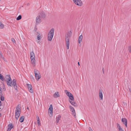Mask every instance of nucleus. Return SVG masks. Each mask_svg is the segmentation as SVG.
<instances>
[{
    "label": "nucleus",
    "instance_id": "1",
    "mask_svg": "<svg viewBox=\"0 0 131 131\" xmlns=\"http://www.w3.org/2000/svg\"><path fill=\"white\" fill-rule=\"evenodd\" d=\"M0 79L3 81H4L5 80L8 85L11 87L13 86L16 90H18V87L16 80L14 79L12 81L10 75H6L5 78L2 75L0 74Z\"/></svg>",
    "mask_w": 131,
    "mask_h": 131
},
{
    "label": "nucleus",
    "instance_id": "2",
    "mask_svg": "<svg viewBox=\"0 0 131 131\" xmlns=\"http://www.w3.org/2000/svg\"><path fill=\"white\" fill-rule=\"evenodd\" d=\"M54 30L53 28H52L49 30L48 35V40L51 41L52 40L54 35Z\"/></svg>",
    "mask_w": 131,
    "mask_h": 131
},
{
    "label": "nucleus",
    "instance_id": "3",
    "mask_svg": "<svg viewBox=\"0 0 131 131\" xmlns=\"http://www.w3.org/2000/svg\"><path fill=\"white\" fill-rule=\"evenodd\" d=\"M30 59H31V63L33 67H35L36 64L35 56L33 52L32 51L30 53Z\"/></svg>",
    "mask_w": 131,
    "mask_h": 131
},
{
    "label": "nucleus",
    "instance_id": "4",
    "mask_svg": "<svg viewBox=\"0 0 131 131\" xmlns=\"http://www.w3.org/2000/svg\"><path fill=\"white\" fill-rule=\"evenodd\" d=\"M34 73L36 80L38 81L41 77L39 71L35 69L34 70Z\"/></svg>",
    "mask_w": 131,
    "mask_h": 131
},
{
    "label": "nucleus",
    "instance_id": "5",
    "mask_svg": "<svg viewBox=\"0 0 131 131\" xmlns=\"http://www.w3.org/2000/svg\"><path fill=\"white\" fill-rule=\"evenodd\" d=\"M21 110L18 107H17L15 110V118L17 119L20 115Z\"/></svg>",
    "mask_w": 131,
    "mask_h": 131
},
{
    "label": "nucleus",
    "instance_id": "6",
    "mask_svg": "<svg viewBox=\"0 0 131 131\" xmlns=\"http://www.w3.org/2000/svg\"><path fill=\"white\" fill-rule=\"evenodd\" d=\"M65 92L66 94L68 96L69 99L71 101H73L74 98L72 94L70 92H68L67 90H65Z\"/></svg>",
    "mask_w": 131,
    "mask_h": 131
},
{
    "label": "nucleus",
    "instance_id": "7",
    "mask_svg": "<svg viewBox=\"0 0 131 131\" xmlns=\"http://www.w3.org/2000/svg\"><path fill=\"white\" fill-rule=\"evenodd\" d=\"M74 3L77 5L81 6L82 5V1L81 0H73Z\"/></svg>",
    "mask_w": 131,
    "mask_h": 131
},
{
    "label": "nucleus",
    "instance_id": "8",
    "mask_svg": "<svg viewBox=\"0 0 131 131\" xmlns=\"http://www.w3.org/2000/svg\"><path fill=\"white\" fill-rule=\"evenodd\" d=\"M26 84L29 92L31 93H34V91L32 89L31 85L29 84Z\"/></svg>",
    "mask_w": 131,
    "mask_h": 131
},
{
    "label": "nucleus",
    "instance_id": "9",
    "mask_svg": "<svg viewBox=\"0 0 131 131\" xmlns=\"http://www.w3.org/2000/svg\"><path fill=\"white\" fill-rule=\"evenodd\" d=\"M53 107L52 105V104H50V106L48 110V113L49 114L50 113L51 116L53 114Z\"/></svg>",
    "mask_w": 131,
    "mask_h": 131
},
{
    "label": "nucleus",
    "instance_id": "10",
    "mask_svg": "<svg viewBox=\"0 0 131 131\" xmlns=\"http://www.w3.org/2000/svg\"><path fill=\"white\" fill-rule=\"evenodd\" d=\"M40 16H38L36 18V24L40 23L41 22V19Z\"/></svg>",
    "mask_w": 131,
    "mask_h": 131
},
{
    "label": "nucleus",
    "instance_id": "11",
    "mask_svg": "<svg viewBox=\"0 0 131 131\" xmlns=\"http://www.w3.org/2000/svg\"><path fill=\"white\" fill-rule=\"evenodd\" d=\"M69 108L70 109V111L72 112V114L74 116H75V112L74 108L71 106H69Z\"/></svg>",
    "mask_w": 131,
    "mask_h": 131
},
{
    "label": "nucleus",
    "instance_id": "12",
    "mask_svg": "<svg viewBox=\"0 0 131 131\" xmlns=\"http://www.w3.org/2000/svg\"><path fill=\"white\" fill-rule=\"evenodd\" d=\"M71 34L72 33L71 31L68 32L66 35V39H69V38L71 36Z\"/></svg>",
    "mask_w": 131,
    "mask_h": 131
},
{
    "label": "nucleus",
    "instance_id": "13",
    "mask_svg": "<svg viewBox=\"0 0 131 131\" xmlns=\"http://www.w3.org/2000/svg\"><path fill=\"white\" fill-rule=\"evenodd\" d=\"M122 122L125 124V126L127 127V120L126 118H122Z\"/></svg>",
    "mask_w": 131,
    "mask_h": 131
},
{
    "label": "nucleus",
    "instance_id": "14",
    "mask_svg": "<svg viewBox=\"0 0 131 131\" xmlns=\"http://www.w3.org/2000/svg\"><path fill=\"white\" fill-rule=\"evenodd\" d=\"M66 44L67 45V48L68 49H69V46L70 44V41L69 39H66Z\"/></svg>",
    "mask_w": 131,
    "mask_h": 131
},
{
    "label": "nucleus",
    "instance_id": "15",
    "mask_svg": "<svg viewBox=\"0 0 131 131\" xmlns=\"http://www.w3.org/2000/svg\"><path fill=\"white\" fill-rule=\"evenodd\" d=\"M53 96L54 98H56L59 97L60 96V95H59L58 92H56L53 95Z\"/></svg>",
    "mask_w": 131,
    "mask_h": 131
},
{
    "label": "nucleus",
    "instance_id": "16",
    "mask_svg": "<svg viewBox=\"0 0 131 131\" xmlns=\"http://www.w3.org/2000/svg\"><path fill=\"white\" fill-rule=\"evenodd\" d=\"M61 115H58L56 117V123H58L59 122V120H60L61 118Z\"/></svg>",
    "mask_w": 131,
    "mask_h": 131
},
{
    "label": "nucleus",
    "instance_id": "17",
    "mask_svg": "<svg viewBox=\"0 0 131 131\" xmlns=\"http://www.w3.org/2000/svg\"><path fill=\"white\" fill-rule=\"evenodd\" d=\"M38 16H40V18H45V15L44 13H41Z\"/></svg>",
    "mask_w": 131,
    "mask_h": 131
},
{
    "label": "nucleus",
    "instance_id": "18",
    "mask_svg": "<svg viewBox=\"0 0 131 131\" xmlns=\"http://www.w3.org/2000/svg\"><path fill=\"white\" fill-rule=\"evenodd\" d=\"M99 96L101 100H102L103 99V95L102 92L101 91H100L99 92Z\"/></svg>",
    "mask_w": 131,
    "mask_h": 131
},
{
    "label": "nucleus",
    "instance_id": "19",
    "mask_svg": "<svg viewBox=\"0 0 131 131\" xmlns=\"http://www.w3.org/2000/svg\"><path fill=\"white\" fill-rule=\"evenodd\" d=\"M83 37L82 35H80L78 38V42L79 43H80L82 41Z\"/></svg>",
    "mask_w": 131,
    "mask_h": 131
},
{
    "label": "nucleus",
    "instance_id": "20",
    "mask_svg": "<svg viewBox=\"0 0 131 131\" xmlns=\"http://www.w3.org/2000/svg\"><path fill=\"white\" fill-rule=\"evenodd\" d=\"M13 126L12 124H10L9 125V126L8 128L7 131H10L12 128H13Z\"/></svg>",
    "mask_w": 131,
    "mask_h": 131
},
{
    "label": "nucleus",
    "instance_id": "21",
    "mask_svg": "<svg viewBox=\"0 0 131 131\" xmlns=\"http://www.w3.org/2000/svg\"><path fill=\"white\" fill-rule=\"evenodd\" d=\"M117 126L119 129V131H124L118 124H117Z\"/></svg>",
    "mask_w": 131,
    "mask_h": 131
},
{
    "label": "nucleus",
    "instance_id": "22",
    "mask_svg": "<svg viewBox=\"0 0 131 131\" xmlns=\"http://www.w3.org/2000/svg\"><path fill=\"white\" fill-rule=\"evenodd\" d=\"M70 103L73 106H74L76 107L77 106V105L76 103L75 102H73L72 101H69Z\"/></svg>",
    "mask_w": 131,
    "mask_h": 131
},
{
    "label": "nucleus",
    "instance_id": "23",
    "mask_svg": "<svg viewBox=\"0 0 131 131\" xmlns=\"http://www.w3.org/2000/svg\"><path fill=\"white\" fill-rule=\"evenodd\" d=\"M24 120V117L23 116H21L20 118L19 121L21 123L23 122Z\"/></svg>",
    "mask_w": 131,
    "mask_h": 131
},
{
    "label": "nucleus",
    "instance_id": "24",
    "mask_svg": "<svg viewBox=\"0 0 131 131\" xmlns=\"http://www.w3.org/2000/svg\"><path fill=\"white\" fill-rule=\"evenodd\" d=\"M4 27V25L0 21V28L1 29H3Z\"/></svg>",
    "mask_w": 131,
    "mask_h": 131
},
{
    "label": "nucleus",
    "instance_id": "25",
    "mask_svg": "<svg viewBox=\"0 0 131 131\" xmlns=\"http://www.w3.org/2000/svg\"><path fill=\"white\" fill-rule=\"evenodd\" d=\"M37 120L38 121V124L39 126L40 125V123L39 117H37Z\"/></svg>",
    "mask_w": 131,
    "mask_h": 131
},
{
    "label": "nucleus",
    "instance_id": "26",
    "mask_svg": "<svg viewBox=\"0 0 131 131\" xmlns=\"http://www.w3.org/2000/svg\"><path fill=\"white\" fill-rule=\"evenodd\" d=\"M41 35L40 34H39L37 37V38L38 40H39L41 39Z\"/></svg>",
    "mask_w": 131,
    "mask_h": 131
},
{
    "label": "nucleus",
    "instance_id": "27",
    "mask_svg": "<svg viewBox=\"0 0 131 131\" xmlns=\"http://www.w3.org/2000/svg\"><path fill=\"white\" fill-rule=\"evenodd\" d=\"M21 18V15H19L17 18L16 19L17 20H19Z\"/></svg>",
    "mask_w": 131,
    "mask_h": 131
},
{
    "label": "nucleus",
    "instance_id": "28",
    "mask_svg": "<svg viewBox=\"0 0 131 131\" xmlns=\"http://www.w3.org/2000/svg\"><path fill=\"white\" fill-rule=\"evenodd\" d=\"M1 99L2 101H4V97L2 96L1 97Z\"/></svg>",
    "mask_w": 131,
    "mask_h": 131
},
{
    "label": "nucleus",
    "instance_id": "29",
    "mask_svg": "<svg viewBox=\"0 0 131 131\" xmlns=\"http://www.w3.org/2000/svg\"><path fill=\"white\" fill-rule=\"evenodd\" d=\"M128 50L129 52H131V46L129 47Z\"/></svg>",
    "mask_w": 131,
    "mask_h": 131
},
{
    "label": "nucleus",
    "instance_id": "30",
    "mask_svg": "<svg viewBox=\"0 0 131 131\" xmlns=\"http://www.w3.org/2000/svg\"><path fill=\"white\" fill-rule=\"evenodd\" d=\"M11 40L13 42L15 43L16 41L14 38H12L11 39Z\"/></svg>",
    "mask_w": 131,
    "mask_h": 131
},
{
    "label": "nucleus",
    "instance_id": "31",
    "mask_svg": "<svg viewBox=\"0 0 131 131\" xmlns=\"http://www.w3.org/2000/svg\"><path fill=\"white\" fill-rule=\"evenodd\" d=\"M2 90L1 87H0V95H1L2 93Z\"/></svg>",
    "mask_w": 131,
    "mask_h": 131
},
{
    "label": "nucleus",
    "instance_id": "32",
    "mask_svg": "<svg viewBox=\"0 0 131 131\" xmlns=\"http://www.w3.org/2000/svg\"><path fill=\"white\" fill-rule=\"evenodd\" d=\"M89 131H93V130L90 127H89Z\"/></svg>",
    "mask_w": 131,
    "mask_h": 131
},
{
    "label": "nucleus",
    "instance_id": "33",
    "mask_svg": "<svg viewBox=\"0 0 131 131\" xmlns=\"http://www.w3.org/2000/svg\"><path fill=\"white\" fill-rule=\"evenodd\" d=\"M2 57V53H1V51L0 50V57Z\"/></svg>",
    "mask_w": 131,
    "mask_h": 131
},
{
    "label": "nucleus",
    "instance_id": "34",
    "mask_svg": "<svg viewBox=\"0 0 131 131\" xmlns=\"http://www.w3.org/2000/svg\"><path fill=\"white\" fill-rule=\"evenodd\" d=\"M78 65H79V66H80V63H79V62H78Z\"/></svg>",
    "mask_w": 131,
    "mask_h": 131
},
{
    "label": "nucleus",
    "instance_id": "35",
    "mask_svg": "<svg viewBox=\"0 0 131 131\" xmlns=\"http://www.w3.org/2000/svg\"><path fill=\"white\" fill-rule=\"evenodd\" d=\"M27 109L28 110L29 109L28 108V107H27Z\"/></svg>",
    "mask_w": 131,
    "mask_h": 131
},
{
    "label": "nucleus",
    "instance_id": "36",
    "mask_svg": "<svg viewBox=\"0 0 131 131\" xmlns=\"http://www.w3.org/2000/svg\"><path fill=\"white\" fill-rule=\"evenodd\" d=\"M32 78H33V79H34V78L33 77V76H32Z\"/></svg>",
    "mask_w": 131,
    "mask_h": 131
},
{
    "label": "nucleus",
    "instance_id": "37",
    "mask_svg": "<svg viewBox=\"0 0 131 131\" xmlns=\"http://www.w3.org/2000/svg\"><path fill=\"white\" fill-rule=\"evenodd\" d=\"M0 115H1V114L0 113Z\"/></svg>",
    "mask_w": 131,
    "mask_h": 131
},
{
    "label": "nucleus",
    "instance_id": "38",
    "mask_svg": "<svg viewBox=\"0 0 131 131\" xmlns=\"http://www.w3.org/2000/svg\"><path fill=\"white\" fill-rule=\"evenodd\" d=\"M0 115H1V114L0 113Z\"/></svg>",
    "mask_w": 131,
    "mask_h": 131
}]
</instances>
